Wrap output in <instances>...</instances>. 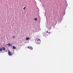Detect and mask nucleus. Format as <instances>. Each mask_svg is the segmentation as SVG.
<instances>
[{"label":"nucleus","instance_id":"f257e3e1","mask_svg":"<svg viewBox=\"0 0 73 73\" xmlns=\"http://www.w3.org/2000/svg\"><path fill=\"white\" fill-rule=\"evenodd\" d=\"M35 41H37V44H40L41 43V40L40 39L38 38H36L35 40Z\"/></svg>","mask_w":73,"mask_h":73},{"label":"nucleus","instance_id":"f03ea898","mask_svg":"<svg viewBox=\"0 0 73 73\" xmlns=\"http://www.w3.org/2000/svg\"><path fill=\"white\" fill-rule=\"evenodd\" d=\"M8 54L9 56H12V54L11 53V52L9 51H8Z\"/></svg>","mask_w":73,"mask_h":73},{"label":"nucleus","instance_id":"7ed1b4c3","mask_svg":"<svg viewBox=\"0 0 73 73\" xmlns=\"http://www.w3.org/2000/svg\"><path fill=\"white\" fill-rule=\"evenodd\" d=\"M30 38H29V37H27L26 38L25 40H29Z\"/></svg>","mask_w":73,"mask_h":73},{"label":"nucleus","instance_id":"20e7f679","mask_svg":"<svg viewBox=\"0 0 73 73\" xmlns=\"http://www.w3.org/2000/svg\"><path fill=\"white\" fill-rule=\"evenodd\" d=\"M2 49L3 50H5L6 49L4 47H2Z\"/></svg>","mask_w":73,"mask_h":73},{"label":"nucleus","instance_id":"39448f33","mask_svg":"<svg viewBox=\"0 0 73 73\" xmlns=\"http://www.w3.org/2000/svg\"><path fill=\"white\" fill-rule=\"evenodd\" d=\"M7 45H8V46H11V43H9L7 44Z\"/></svg>","mask_w":73,"mask_h":73},{"label":"nucleus","instance_id":"423d86ee","mask_svg":"<svg viewBox=\"0 0 73 73\" xmlns=\"http://www.w3.org/2000/svg\"><path fill=\"white\" fill-rule=\"evenodd\" d=\"M13 48L14 49H16V47L15 46H13Z\"/></svg>","mask_w":73,"mask_h":73},{"label":"nucleus","instance_id":"0eeeda50","mask_svg":"<svg viewBox=\"0 0 73 73\" xmlns=\"http://www.w3.org/2000/svg\"><path fill=\"white\" fill-rule=\"evenodd\" d=\"M29 49L31 50H32L33 49V48H32V47H30Z\"/></svg>","mask_w":73,"mask_h":73},{"label":"nucleus","instance_id":"6e6552de","mask_svg":"<svg viewBox=\"0 0 73 73\" xmlns=\"http://www.w3.org/2000/svg\"><path fill=\"white\" fill-rule=\"evenodd\" d=\"M34 20H35V21H37V18H35Z\"/></svg>","mask_w":73,"mask_h":73},{"label":"nucleus","instance_id":"1a4fd4ad","mask_svg":"<svg viewBox=\"0 0 73 73\" xmlns=\"http://www.w3.org/2000/svg\"><path fill=\"white\" fill-rule=\"evenodd\" d=\"M3 50V49L2 48H0V51H2Z\"/></svg>","mask_w":73,"mask_h":73},{"label":"nucleus","instance_id":"9d476101","mask_svg":"<svg viewBox=\"0 0 73 73\" xmlns=\"http://www.w3.org/2000/svg\"><path fill=\"white\" fill-rule=\"evenodd\" d=\"M25 8H26L25 7L23 8V9H25Z\"/></svg>","mask_w":73,"mask_h":73},{"label":"nucleus","instance_id":"9b49d317","mask_svg":"<svg viewBox=\"0 0 73 73\" xmlns=\"http://www.w3.org/2000/svg\"><path fill=\"white\" fill-rule=\"evenodd\" d=\"M12 37H13V38H15V36H12Z\"/></svg>","mask_w":73,"mask_h":73},{"label":"nucleus","instance_id":"f8f14e48","mask_svg":"<svg viewBox=\"0 0 73 73\" xmlns=\"http://www.w3.org/2000/svg\"><path fill=\"white\" fill-rule=\"evenodd\" d=\"M27 48H29H29H30V47H29V46H28L27 47Z\"/></svg>","mask_w":73,"mask_h":73},{"label":"nucleus","instance_id":"ddd939ff","mask_svg":"<svg viewBox=\"0 0 73 73\" xmlns=\"http://www.w3.org/2000/svg\"><path fill=\"white\" fill-rule=\"evenodd\" d=\"M48 34H50V33L49 32H48Z\"/></svg>","mask_w":73,"mask_h":73},{"label":"nucleus","instance_id":"4468645a","mask_svg":"<svg viewBox=\"0 0 73 73\" xmlns=\"http://www.w3.org/2000/svg\"><path fill=\"white\" fill-rule=\"evenodd\" d=\"M46 33H48V31H47Z\"/></svg>","mask_w":73,"mask_h":73}]
</instances>
